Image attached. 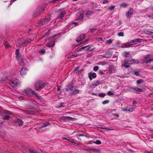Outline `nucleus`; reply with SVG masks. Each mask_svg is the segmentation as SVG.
Returning a JSON list of instances; mask_svg holds the SVG:
<instances>
[{"label": "nucleus", "mask_w": 153, "mask_h": 153, "mask_svg": "<svg viewBox=\"0 0 153 153\" xmlns=\"http://www.w3.org/2000/svg\"><path fill=\"white\" fill-rule=\"evenodd\" d=\"M133 13V9L131 7H130L128 12L126 13V15L127 18H129L131 17V14Z\"/></svg>", "instance_id": "4468645a"}, {"label": "nucleus", "mask_w": 153, "mask_h": 153, "mask_svg": "<svg viewBox=\"0 0 153 153\" xmlns=\"http://www.w3.org/2000/svg\"><path fill=\"white\" fill-rule=\"evenodd\" d=\"M85 35L84 34H81L77 38V39L76 40L77 43H78V45L80 44L84 43V42H83L82 41L85 38Z\"/></svg>", "instance_id": "1a4fd4ad"}, {"label": "nucleus", "mask_w": 153, "mask_h": 153, "mask_svg": "<svg viewBox=\"0 0 153 153\" xmlns=\"http://www.w3.org/2000/svg\"><path fill=\"white\" fill-rule=\"evenodd\" d=\"M134 109V108L133 107H131V108L130 109H129L128 110L127 109H125V111H130V112H132Z\"/></svg>", "instance_id": "37998d69"}, {"label": "nucleus", "mask_w": 153, "mask_h": 153, "mask_svg": "<svg viewBox=\"0 0 153 153\" xmlns=\"http://www.w3.org/2000/svg\"><path fill=\"white\" fill-rule=\"evenodd\" d=\"M112 42L111 39H110L107 41L106 43L107 44H110Z\"/></svg>", "instance_id": "09e8293b"}, {"label": "nucleus", "mask_w": 153, "mask_h": 153, "mask_svg": "<svg viewBox=\"0 0 153 153\" xmlns=\"http://www.w3.org/2000/svg\"><path fill=\"white\" fill-rule=\"evenodd\" d=\"M98 128H102V129H108V130H112L111 129L109 128H108L107 127H105H105H98Z\"/></svg>", "instance_id": "864d4df0"}, {"label": "nucleus", "mask_w": 153, "mask_h": 153, "mask_svg": "<svg viewBox=\"0 0 153 153\" xmlns=\"http://www.w3.org/2000/svg\"><path fill=\"white\" fill-rule=\"evenodd\" d=\"M50 123L48 122L45 123L43 124L41 126L39 127V128L40 129H41L44 127H45L47 126H49V125H50Z\"/></svg>", "instance_id": "412c9836"}, {"label": "nucleus", "mask_w": 153, "mask_h": 153, "mask_svg": "<svg viewBox=\"0 0 153 153\" xmlns=\"http://www.w3.org/2000/svg\"><path fill=\"white\" fill-rule=\"evenodd\" d=\"M77 136L79 137L84 136V135L83 134H79L77 135Z\"/></svg>", "instance_id": "0e129e2a"}, {"label": "nucleus", "mask_w": 153, "mask_h": 153, "mask_svg": "<svg viewBox=\"0 0 153 153\" xmlns=\"http://www.w3.org/2000/svg\"><path fill=\"white\" fill-rule=\"evenodd\" d=\"M120 6L122 7L125 8L127 6V4L125 3H122L120 4Z\"/></svg>", "instance_id": "c03bdc74"}, {"label": "nucleus", "mask_w": 153, "mask_h": 153, "mask_svg": "<svg viewBox=\"0 0 153 153\" xmlns=\"http://www.w3.org/2000/svg\"><path fill=\"white\" fill-rule=\"evenodd\" d=\"M25 41H27V42L26 43V44H27L30 43L31 41V39H29L28 40H25Z\"/></svg>", "instance_id": "69168bd1"}, {"label": "nucleus", "mask_w": 153, "mask_h": 153, "mask_svg": "<svg viewBox=\"0 0 153 153\" xmlns=\"http://www.w3.org/2000/svg\"><path fill=\"white\" fill-rule=\"evenodd\" d=\"M79 91L78 89H75L71 92V94L76 95L79 93Z\"/></svg>", "instance_id": "b1692460"}, {"label": "nucleus", "mask_w": 153, "mask_h": 153, "mask_svg": "<svg viewBox=\"0 0 153 153\" xmlns=\"http://www.w3.org/2000/svg\"><path fill=\"white\" fill-rule=\"evenodd\" d=\"M2 119L4 120L5 121H7L9 119L10 117V116L7 115L2 116Z\"/></svg>", "instance_id": "5701e85b"}, {"label": "nucleus", "mask_w": 153, "mask_h": 153, "mask_svg": "<svg viewBox=\"0 0 153 153\" xmlns=\"http://www.w3.org/2000/svg\"><path fill=\"white\" fill-rule=\"evenodd\" d=\"M27 151H28L29 153H38L36 151L30 149H27Z\"/></svg>", "instance_id": "bb28decb"}, {"label": "nucleus", "mask_w": 153, "mask_h": 153, "mask_svg": "<svg viewBox=\"0 0 153 153\" xmlns=\"http://www.w3.org/2000/svg\"><path fill=\"white\" fill-rule=\"evenodd\" d=\"M132 44H124L122 45V48H128L130 47H132Z\"/></svg>", "instance_id": "393cba45"}, {"label": "nucleus", "mask_w": 153, "mask_h": 153, "mask_svg": "<svg viewBox=\"0 0 153 153\" xmlns=\"http://www.w3.org/2000/svg\"><path fill=\"white\" fill-rule=\"evenodd\" d=\"M88 151H92L93 150V151H95L96 152H100L99 151V150L96 149H88L87 150Z\"/></svg>", "instance_id": "a18cd8bd"}, {"label": "nucleus", "mask_w": 153, "mask_h": 153, "mask_svg": "<svg viewBox=\"0 0 153 153\" xmlns=\"http://www.w3.org/2000/svg\"><path fill=\"white\" fill-rule=\"evenodd\" d=\"M59 13H60V15L58 16L56 19H60L61 20L63 19L64 17V15L66 14V12L65 10L61 12V10H59Z\"/></svg>", "instance_id": "f8f14e48"}, {"label": "nucleus", "mask_w": 153, "mask_h": 153, "mask_svg": "<svg viewBox=\"0 0 153 153\" xmlns=\"http://www.w3.org/2000/svg\"><path fill=\"white\" fill-rule=\"evenodd\" d=\"M99 67L98 66H95L93 68V70L94 71H96L98 70Z\"/></svg>", "instance_id": "e433bc0d"}, {"label": "nucleus", "mask_w": 153, "mask_h": 153, "mask_svg": "<svg viewBox=\"0 0 153 153\" xmlns=\"http://www.w3.org/2000/svg\"><path fill=\"white\" fill-rule=\"evenodd\" d=\"M68 137H62V138L63 139L65 140H68Z\"/></svg>", "instance_id": "680f3d73"}, {"label": "nucleus", "mask_w": 153, "mask_h": 153, "mask_svg": "<svg viewBox=\"0 0 153 153\" xmlns=\"http://www.w3.org/2000/svg\"><path fill=\"white\" fill-rule=\"evenodd\" d=\"M65 119L67 120H71L73 119H74V118L71 117L67 116L65 117Z\"/></svg>", "instance_id": "79ce46f5"}, {"label": "nucleus", "mask_w": 153, "mask_h": 153, "mask_svg": "<svg viewBox=\"0 0 153 153\" xmlns=\"http://www.w3.org/2000/svg\"><path fill=\"white\" fill-rule=\"evenodd\" d=\"M115 71L116 67L113 65H111L108 69V71L111 73H114L115 72Z\"/></svg>", "instance_id": "a211bd4d"}, {"label": "nucleus", "mask_w": 153, "mask_h": 153, "mask_svg": "<svg viewBox=\"0 0 153 153\" xmlns=\"http://www.w3.org/2000/svg\"><path fill=\"white\" fill-rule=\"evenodd\" d=\"M134 74L137 76H138L140 75V73L138 71H136Z\"/></svg>", "instance_id": "052dcab7"}, {"label": "nucleus", "mask_w": 153, "mask_h": 153, "mask_svg": "<svg viewBox=\"0 0 153 153\" xmlns=\"http://www.w3.org/2000/svg\"><path fill=\"white\" fill-rule=\"evenodd\" d=\"M45 49H42L41 50H40L39 51V53H41L42 54H43L45 52Z\"/></svg>", "instance_id": "2f4dec72"}, {"label": "nucleus", "mask_w": 153, "mask_h": 153, "mask_svg": "<svg viewBox=\"0 0 153 153\" xmlns=\"http://www.w3.org/2000/svg\"><path fill=\"white\" fill-rule=\"evenodd\" d=\"M44 9L43 8H38L36 9L34 11L33 16L34 17H36L39 15V14L42 13V12L44 11Z\"/></svg>", "instance_id": "423d86ee"}, {"label": "nucleus", "mask_w": 153, "mask_h": 153, "mask_svg": "<svg viewBox=\"0 0 153 153\" xmlns=\"http://www.w3.org/2000/svg\"><path fill=\"white\" fill-rule=\"evenodd\" d=\"M47 45L49 47H53L54 45V42L53 41H52L47 43Z\"/></svg>", "instance_id": "a878e982"}, {"label": "nucleus", "mask_w": 153, "mask_h": 153, "mask_svg": "<svg viewBox=\"0 0 153 153\" xmlns=\"http://www.w3.org/2000/svg\"><path fill=\"white\" fill-rule=\"evenodd\" d=\"M90 31L91 32H94V31L95 30V29L93 28H91L90 30Z\"/></svg>", "instance_id": "774afa93"}, {"label": "nucleus", "mask_w": 153, "mask_h": 153, "mask_svg": "<svg viewBox=\"0 0 153 153\" xmlns=\"http://www.w3.org/2000/svg\"><path fill=\"white\" fill-rule=\"evenodd\" d=\"M115 8V6H109V8L111 10H112L114 9Z\"/></svg>", "instance_id": "603ef678"}, {"label": "nucleus", "mask_w": 153, "mask_h": 153, "mask_svg": "<svg viewBox=\"0 0 153 153\" xmlns=\"http://www.w3.org/2000/svg\"><path fill=\"white\" fill-rule=\"evenodd\" d=\"M145 32L148 35H151V34H153V32H152V31H149L148 30H145Z\"/></svg>", "instance_id": "cd10ccee"}, {"label": "nucleus", "mask_w": 153, "mask_h": 153, "mask_svg": "<svg viewBox=\"0 0 153 153\" xmlns=\"http://www.w3.org/2000/svg\"><path fill=\"white\" fill-rule=\"evenodd\" d=\"M72 24H74V26H77V25H78V22H73L72 23Z\"/></svg>", "instance_id": "13d9d810"}, {"label": "nucleus", "mask_w": 153, "mask_h": 153, "mask_svg": "<svg viewBox=\"0 0 153 153\" xmlns=\"http://www.w3.org/2000/svg\"><path fill=\"white\" fill-rule=\"evenodd\" d=\"M149 56V55H147L146 56L144 57L143 63H149L153 61V59L150 58Z\"/></svg>", "instance_id": "9b49d317"}, {"label": "nucleus", "mask_w": 153, "mask_h": 153, "mask_svg": "<svg viewBox=\"0 0 153 153\" xmlns=\"http://www.w3.org/2000/svg\"><path fill=\"white\" fill-rule=\"evenodd\" d=\"M93 143L97 144H101V142L100 140H97L94 141Z\"/></svg>", "instance_id": "7c9ffc66"}, {"label": "nucleus", "mask_w": 153, "mask_h": 153, "mask_svg": "<svg viewBox=\"0 0 153 153\" xmlns=\"http://www.w3.org/2000/svg\"><path fill=\"white\" fill-rule=\"evenodd\" d=\"M109 102V101L108 100H105L102 102V104L103 105H105V104L108 103Z\"/></svg>", "instance_id": "f704fd0d"}, {"label": "nucleus", "mask_w": 153, "mask_h": 153, "mask_svg": "<svg viewBox=\"0 0 153 153\" xmlns=\"http://www.w3.org/2000/svg\"><path fill=\"white\" fill-rule=\"evenodd\" d=\"M142 39H135L131 40V43H134L135 44L137 43H140L142 41Z\"/></svg>", "instance_id": "aec40b11"}, {"label": "nucleus", "mask_w": 153, "mask_h": 153, "mask_svg": "<svg viewBox=\"0 0 153 153\" xmlns=\"http://www.w3.org/2000/svg\"><path fill=\"white\" fill-rule=\"evenodd\" d=\"M88 76L90 80H91L92 79H94L96 77L97 75L95 73L90 72L88 74Z\"/></svg>", "instance_id": "2eb2a0df"}, {"label": "nucleus", "mask_w": 153, "mask_h": 153, "mask_svg": "<svg viewBox=\"0 0 153 153\" xmlns=\"http://www.w3.org/2000/svg\"><path fill=\"white\" fill-rule=\"evenodd\" d=\"M4 46L6 47H8L9 46V44L8 43V42L6 41L4 43Z\"/></svg>", "instance_id": "ea45409f"}, {"label": "nucleus", "mask_w": 153, "mask_h": 153, "mask_svg": "<svg viewBox=\"0 0 153 153\" xmlns=\"http://www.w3.org/2000/svg\"><path fill=\"white\" fill-rule=\"evenodd\" d=\"M88 46H85V47H81L79 49L78 51H80V50H81L82 49H84L85 48H86V47H87Z\"/></svg>", "instance_id": "6e6d98bb"}, {"label": "nucleus", "mask_w": 153, "mask_h": 153, "mask_svg": "<svg viewBox=\"0 0 153 153\" xmlns=\"http://www.w3.org/2000/svg\"><path fill=\"white\" fill-rule=\"evenodd\" d=\"M50 20V17L49 16L46 17L45 19L40 20L39 22V25L42 26V25L47 24L48 22Z\"/></svg>", "instance_id": "0eeeda50"}, {"label": "nucleus", "mask_w": 153, "mask_h": 153, "mask_svg": "<svg viewBox=\"0 0 153 153\" xmlns=\"http://www.w3.org/2000/svg\"><path fill=\"white\" fill-rule=\"evenodd\" d=\"M104 39L102 38L99 37L97 39L98 42H102L104 41Z\"/></svg>", "instance_id": "72a5a7b5"}, {"label": "nucleus", "mask_w": 153, "mask_h": 153, "mask_svg": "<svg viewBox=\"0 0 153 153\" xmlns=\"http://www.w3.org/2000/svg\"><path fill=\"white\" fill-rule=\"evenodd\" d=\"M68 141L71 143L76 144V143H75L74 140L71 139V138H69V137H68Z\"/></svg>", "instance_id": "473e14b6"}, {"label": "nucleus", "mask_w": 153, "mask_h": 153, "mask_svg": "<svg viewBox=\"0 0 153 153\" xmlns=\"http://www.w3.org/2000/svg\"><path fill=\"white\" fill-rule=\"evenodd\" d=\"M100 83V82L99 80H97L96 81V82L94 84V85L95 86L98 85Z\"/></svg>", "instance_id": "58836bf2"}, {"label": "nucleus", "mask_w": 153, "mask_h": 153, "mask_svg": "<svg viewBox=\"0 0 153 153\" xmlns=\"http://www.w3.org/2000/svg\"><path fill=\"white\" fill-rule=\"evenodd\" d=\"M9 83L11 86L14 88L18 85L19 81L16 78L12 79L9 81Z\"/></svg>", "instance_id": "20e7f679"}, {"label": "nucleus", "mask_w": 153, "mask_h": 153, "mask_svg": "<svg viewBox=\"0 0 153 153\" xmlns=\"http://www.w3.org/2000/svg\"><path fill=\"white\" fill-rule=\"evenodd\" d=\"M92 13L90 11H88L87 12L86 14L87 15H90Z\"/></svg>", "instance_id": "5fc2aeb1"}, {"label": "nucleus", "mask_w": 153, "mask_h": 153, "mask_svg": "<svg viewBox=\"0 0 153 153\" xmlns=\"http://www.w3.org/2000/svg\"><path fill=\"white\" fill-rule=\"evenodd\" d=\"M104 1L103 2V4H105L106 3H107L108 2V0H103Z\"/></svg>", "instance_id": "4d7b16f0"}, {"label": "nucleus", "mask_w": 153, "mask_h": 153, "mask_svg": "<svg viewBox=\"0 0 153 153\" xmlns=\"http://www.w3.org/2000/svg\"><path fill=\"white\" fill-rule=\"evenodd\" d=\"M144 82V80L142 79H139L137 81V83L138 84H140Z\"/></svg>", "instance_id": "c756f323"}, {"label": "nucleus", "mask_w": 153, "mask_h": 153, "mask_svg": "<svg viewBox=\"0 0 153 153\" xmlns=\"http://www.w3.org/2000/svg\"><path fill=\"white\" fill-rule=\"evenodd\" d=\"M45 86V84L42 81H36L35 85V88L36 91H40Z\"/></svg>", "instance_id": "7ed1b4c3"}, {"label": "nucleus", "mask_w": 153, "mask_h": 153, "mask_svg": "<svg viewBox=\"0 0 153 153\" xmlns=\"http://www.w3.org/2000/svg\"><path fill=\"white\" fill-rule=\"evenodd\" d=\"M27 42L23 39H20L18 40L17 45L20 48L26 46Z\"/></svg>", "instance_id": "39448f33"}, {"label": "nucleus", "mask_w": 153, "mask_h": 153, "mask_svg": "<svg viewBox=\"0 0 153 153\" xmlns=\"http://www.w3.org/2000/svg\"><path fill=\"white\" fill-rule=\"evenodd\" d=\"M130 91L131 92H135V91H136V93L137 94H139L140 93L143 91V90L140 88L137 87H135L134 88L131 87L129 88Z\"/></svg>", "instance_id": "6e6552de"}, {"label": "nucleus", "mask_w": 153, "mask_h": 153, "mask_svg": "<svg viewBox=\"0 0 153 153\" xmlns=\"http://www.w3.org/2000/svg\"><path fill=\"white\" fill-rule=\"evenodd\" d=\"M105 95V94L104 93H100L99 94V96L101 97H104Z\"/></svg>", "instance_id": "8fccbe9b"}, {"label": "nucleus", "mask_w": 153, "mask_h": 153, "mask_svg": "<svg viewBox=\"0 0 153 153\" xmlns=\"http://www.w3.org/2000/svg\"><path fill=\"white\" fill-rule=\"evenodd\" d=\"M16 122L20 126H21L23 124V121L21 119H17Z\"/></svg>", "instance_id": "4be33fe9"}, {"label": "nucleus", "mask_w": 153, "mask_h": 153, "mask_svg": "<svg viewBox=\"0 0 153 153\" xmlns=\"http://www.w3.org/2000/svg\"><path fill=\"white\" fill-rule=\"evenodd\" d=\"M117 35L119 36H124V33L123 32L118 33Z\"/></svg>", "instance_id": "4c0bfd02"}, {"label": "nucleus", "mask_w": 153, "mask_h": 153, "mask_svg": "<svg viewBox=\"0 0 153 153\" xmlns=\"http://www.w3.org/2000/svg\"><path fill=\"white\" fill-rule=\"evenodd\" d=\"M112 55V53L110 52L107 51L105 53L102 55L103 57L105 58H110L111 57Z\"/></svg>", "instance_id": "6ab92c4d"}, {"label": "nucleus", "mask_w": 153, "mask_h": 153, "mask_svg": "<svg viewBox=\"0 0 153 153\" xmlns=\"http://www.w3.org/2000/svg\"><path fill=\"white\" fill-rule=\"evenodd\" d=\"M149 17L152 19H153V13L151 14L149 16Z\"/></svg>", "instance_id": "bf43d9fd"}, {"label": "nucleus", "mask_w": 153, "mask_h": 153, "mask_svg": "<svg viewBox=\"0 0 153 153\" xmlns=\"http://www.w3.org/2000/svg\"><path fill=\"white\" fill-rule=\"evenodd\" d=\"M64 103H61L59 105H58L56 106V107L57 108H63L65 107V106L64 105H63V104H64Z\"/></svg>", "instance_id": "c85d7f7f"}, {"label": "nucleus", "mask_w": 153, "mask_h": 153, "mask_svg": "<svg viewBox=\"0 0 153 153\" xmlns=\"http://www.w3.org/2000/svg\"><path fill=\"white\" fill-rule=\"evenodd\" d=\"M83 14L82 13L77 14V18L75 20H76L82 21L83 20Z\"/></svg>", "instance_id": "dca6fc26"}, {"label": "nucleus", "mask_w": 153, "mask_h": 153, "mask_svg": "<svg viewBox=\"0 0 153 153\" xmlns=\"http://www.w3.org/2000/svg\"><path fill=\"white\" fill-rule=\"evenodd\" d=\"M22 94L28 97H32L34 94L38 97H40L38 96L35 93L34 91L30 88H27L23 90L21 92Z\"/></svg>", "instance_id": "f03ea898"}, {"label": "nucleus", "mask_w": 153, "mask_h": 153, "mask_svg": "<svg viewBox=\"0 0 153 153\" xmlns=\"http://www.w3.org/2000/svg\"><path fill=\"white\" fill-rule=\"evenodd\" d=\"M79 68V67H77L76 68V69L74 70V72H76L77 71H78Z\"/></svg>", "instance_id": "e2e57ef3"}, {"label": "nucleus", "mask_w": 153, "mask_h": 153, "mask_svg": "<svg viewBox=\"0 0 153 153\" xmlns=\"http://www.w3.org/2000/svg\"><path fill=\"white\" fill-rule=\"evenodd\" d=\"M74 87V85L73 84H70L68 85H67L65 88L67 91H72Z\"/></svg>", "instance_id": "f3484780"}, {"label": "nucleus", "mask_w": 153, "mask_h": 153, "mask_svg": "<svg viewBox=\"0 0 153 153\" xmlns=\"http://www.w3.org/2000/svg\"><path fill=\"white\" fill-rule=\"evenodd\" d=\"M106 64H107V63L104 62H101L98 63V64L99 65H106Z\"/></svg>", "instance_id": "49530a36"}, {"label": "nucleus", "mask_w": 153, "mask_h": 153, "mask_svg": "<svg viewBox=\"0 0 153 153\" xmlns=\"http://www.w3.org/2000/svg\"><path fill=\"white\" fill-rule=\"evenodd\" d=\"M92 6L93 8H95L96 6L95 3H94L92 5Z\"/></svg>", "instance_id": "338daca9"}, {"label": "nucleus", "mask_w": 153, "mask_h": 153, "mask_svg": "<svg viewBox=\"0 0 153 153\" xmlns=\"http://www.w3.org/2000/svg\"><path fill=\"white\" fill-rule=\"evenodd\" d=\"M122 66L126 68H128L131 67V65L136 63L138 64L137 59H133L131 58L125 59L122 62Z\"/></svg>", "instance_id": "f257e3e1"}, {"label": "nucleus", "mask_w": 153, "mask_h": 153, "mask_svg": "<svg viewBox=\"0 0 153 153\" xmlns=\"http://www.w3.org/2000/svg\"><path fill=\"white\" fill-rule=\"evenodd\" d=\"M107 94L109 96H112L114 95V93H112L111 91H110L108 92Z\"/></svg>", "instance_id": "de8ad7c7"}, {"label": "nucleus", "mask_w": 153, "mask_h": 153, "mask_svg": "<svg viewBox=\"0 0 153 153\" xmlns=\"http://www.w3.org/2000/svg\"><path fill=\"white\" fill-rule=\"evenodd\" d=\"M16 57L20 65H23V62L24 61L25 59L24 56L22 55L21 54V55L18 56H16Z\"/></svg>", "instance_id": "9d476101"}, {"label": "nucleus", "mask_w": 153, "mask_h": 153, "mask_svg": "<svg viewBox=\"0 0 153 153\" xmlns=\"http://www.w3.org/2000/svg\"><path fill=\"white\" fill-rule=\"evenodd\" d=\"M16 56H17L19 55H21L19 53V49H17L16 50Z\"/></svg>", "instance_id": "a19ab883"}, {"label": "nucleus", "mask_w": 153, "mask_h": 153, "mask_svg": "<svg viewBox=\"0 0 153 153\" xmlns=\"http://www.w3.org/2000/svg\"><path fill=\"white\" fill-rule=\"evenodd\" d=\"M98 73L100 75H103L104 74V72L102 71H98Z\"/></svg>", "instance_id": "3c124183"}, {"label": "nucleus", "mask_w": 153, "mask_h": 153, "mask_svg": "<svg viewBox=\"0 0 153 153\" xmlns=\"http://www.w3.org/2000/svg\"><path fill=\"white\" fill-rule=\"evenodd\" d=\"M28 70L25 67L22 68L20 70V74L22 76H24L26 74Z\"/></svg>", "instance_id": "ddd939ff"}, {"label": "nucleus", "mask_w": 153, "mask_h": 153, "mask_svg": "<svg viewBox=\"0 0 153 153\" xmlns=\"http://www.w3.org/2000/svg\"><path fill=\"white\" fill-rule=\"evenodd\" d=\"M129 54V52H126L124 53V56L125 57H128Z\"/></svg>", "instance_id": "c9c22d12"}]
</instances>
